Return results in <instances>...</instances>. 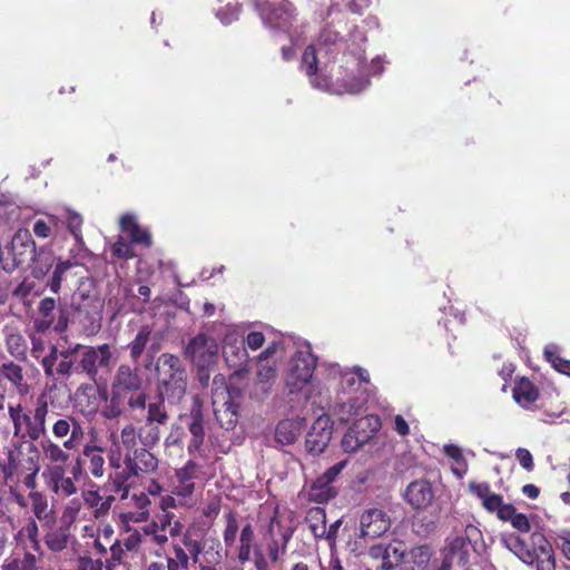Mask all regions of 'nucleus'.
<instances>
[{
  "mask_svg": "<svg viewBox=\"0 0 570 570\" xmlns=\"http://www.w3.org/2000/svg\"><path fill=\"white\" fill-rule=\"evenodd\" d=\"M366 37L357 26L347 27L342 19H333L322 29L317 47L305 48L301 70L313 88L333 95H355L370 85V76L383 72V61L374 58L364 62Z\"/></svg>",
  "mask_w": 570,
  "mask_h": 570,
  "instance_id": "1",
  "label": "nucleus"
},
{
  "mask_svg": "<svg viewBox=\"0 0 570 570\" xmlns=\"http://www.w3.org/2000/svg\"><path fill=\"white\" fill-rule=\"evenodd\" d=\"M322 368L328 384L315 381L306 393V400L321 407H331L342 423L362 415L370 397L368 371L361 366L342 367L337 363H324Z\"/></svg>",
  "mask_w": 570,
  "mask_h": 570,
  "instance_id": "2",
  "label": "nucleus"
},
{
  "mask_svg": "<svg viewBox=\"0 0 570 570\" xmlns=\"http://www.w3.org/2000/svg\"><path fill=\"white\" fill-rule=\"evenodd\" d=\"M324 363L325 362H322L320 364L318 376L314 379L317 357L313 354L309 343H301L289 357L284 373L285 387L288 393L299 394L303 391L307 393L315 381H322L328 384L324 376V370L322 368ZM304 396L306 397V394H304Z\"/></svg>",
  "mask_w": 570,
  "mask_h": 570,
  "instance_id": "3",
  "label": "nucleus"
},
{
  "mask_svg": "<svg viewBox=\"0 0 570 570\" xmlns=\"http://www.w3.org/2000/svg\"><path fill=\"white\" fill-rule=\"evenodd\" d=\"M255 8L266 29L273 36H285L293 46H298L301 36L294 27L295 8L287 0H256Z\"/></svg>",
  "mask_w": 570,
  "mask_h": 570,
  "instance_id": "4",
  "label": "nucleus"
},
{
  "mask_svg": "<svg viewBox=\"0 0 570 570\" xmlns=\"http://www.w3.org/2000/svg\"><path fill=\"white\" fill-rule=\"evenodd\" d=\"M504 547L525 564H535L537 570H554L556 557L549 540L540 532H533L529 540L508 537L502 540Z\"/></svg>",
  "mask_w": 570,
  "mask_h": 570,
  "instance_id": "5",
  "label": "nucleus"
},
{
  "mask_svg": "<svg viewBox=\"0 0 570 570\" xmlns=\"http://www.w3.org/2000/svg\"><path fill=\"white\" fill-rule=\"evenodd\" d=\"M8 412L14 435H21L31 441L41 440L47 435L49 403L45 394L37 397L32 410L26 411L21 404H9Z\"/></svg>",
  "mask_w": 570,
  "mask_h": 570,
  "instance_id": "6",
  "label": "nucleus"
},
{
  "mask_svg": "<svg viewBox=\"0 0 570 570\" xmlns=\"http://www.w3.org/2000/svg\"><path fill=\"white\" fill-rule=\"evenodd\" d=\"M160 394L169 402H179L187 391V371L181 360L170 353H163L156 362Z\"/></svg>",
  "mask_w": 570,
  "mask_h": 570,
  "instance_id": "7",
  "label": "nucleus"
},
{
  "mask_svg": "<svg viewBox=\"0 0 570 570\" xmlns=\"http://www.w3.org/2000/svg\"><path fill=\"white\" fill-rule=\"evenodd\" d=\"M120 234L111 247V255L119 259H130L137 256L135 246L149 248L153 238L149 229L138 223L135 214L127 213L119 218Z\"/></svg>",
  "mask_w": 570,
  "mask_h": 570,
  "instance_id": "8",
  "label": "nucleus"
},
{
  "mask_svg": "<svg viewBox=\"0 0 570 570\" xmlns=\"http://www.w3.org/2000/svg\"><path fill=\"white\" fill-rule=\"evenodd\" d=\"M219 345L215 337L198 333L191 337L184 348V356L198 370V379L203 385H207L209 371L218 358Z\"/></svg>",
  "mask_w": 570,
  "mask_h": 570,
  "instance_id": "9",
  "label": "nucleus"
},
{
  "mask_svg": "<svg viewBox=\"0 0 570 570\" xmlns=\"http://www.w3.org/2000/svg\"><path fill=\"white\" fill-rule=\"evenodd\" d=\"M19 246L29 248L32 254L31 275L37 279L43 278L56 262L53 253L45 246L37 249L36 243L28 230H19L13 236L12 250L14 253V259H18L17 256L22 254L18 252Z\"/></svg>",
  "mask_w": 570,
  "mask_h": 570,
  "instance_id": "10",
  "label": "nucleus"
},
{
  "mask_svg": "<svg viewBox=\"0 0 570 570\" xmlns=\"http://www.w3.org/2000/svg\"><path fill=\"white\" fill-rule=\"evenodd\" d=\"M19 540L24 541L27 550L22 557H16L7 561L3 570H37L39 556L41 554L40 542L38 540V525L36 521L30 520L18 533Z\"/></svg>",
  "mask_w": 570,
  "mask_h": 570,
  "instance_id": "11",
  "label": "nucleus"
},
{
  "mask_svg": "<svg viewBox=\"0 0 570 570\" xmlns=\"http://www.w3.org/2000/svg\"><path fill=\"white\" fill-rule=\"evenodd\" d=\"M112 358V351L109 344L82 346L77 370L86 373L95 382L100 370H106L107 372L110 370Z\"/></svg>",
  "mask_w": 570,
  "mask_h": 570,
  "instance_id": "12",
  "label": "nucleus"
},
{
  "mask_svg": "<svg viewBox=\"0 0 570 570\" xmlns=\"http://www.w3.org/2000/svg\"><path fill=\"white\" fill-rule=\"evenodd\" d=\"M110 446L107 451L108 463L112 469H120L122 461V449L125 452L138 450L139 433L132 423L126 424L120 433L111 432L109 434Z\"/></svg>",
  "mask_w": 570,
  "mask_h": 570,
  "instance_id": "13",
  "label": "nucleus"
},
{
  "mask_svg": "<svg viewBox=\"0 0 570 570\" xmlns=\"http://www.w3.org/2000/svg\"><path fill=\"white\" fill-rule=\"evenodd\" d=\"M121 465L124 470L119 475L128 480L155 472L158 468V459L147 448L141 446L135 451L124 452Z\"/></svg>",
  "mask_w": 570,
  "mask_h": 570,
  "instance_id": "14",
  "label": "nucleus"
},
{
  "mask_svg": "<svg viewBox=\"0 0 570 570\" xmlns=\"http://www.w3.org/2000/svg\"><path fill=\"white\" fill-rule=\"evenodd\" d=\"M479 533L478 529L469 524L465 527L464 534H458L448 538L446 544L442 550V560L453 566L465 564L469 560L470 541Z\"/></svg>",
  "mask_w": 570,
  "mask_h": 570,
  "instance_id": "15",
  "label": "nucleus"
},
{
  "mask_svg": "<svg viewBox=\"0 0 570 570\" xmlns=\"http://www.w3.org/2000/svg\"><path fill=\"white\" fill-rule=\"evenodd\" d=\"M41 475L47 489L58 498H69L78 491L73 478L67 475L66 466L46 464Z\"/></svg>",
  "mask_w": 570,
  "mask_h": 570,
  "instance_id": "16",
  "label": "nucleus"
},
{
  "mask_svg": "<svg viewBox=\"0 0 570 570\" xmlns=\"http://www.w3.org/2000/svg\"><path fill=\"white\" fill-rule=\"evenodd\" d=\"M29 452L32 453V455L23 460L18 459L20 452L18 454L10 453L8 465L4 468V473L7 476H12L14 474L19 475L27 472L23 483L28 489H35L36 475L40 471L37 445L31 443L29 445Z\"/></svg>",
  "mask_w": 570,
  "mask_h": 570,
  "instance_id": "17",
  "label": "nucleus"
},
{
  "mask_svg": "<svg viewBox=\"0 0 570 570\" xmlns=\"http://www.w3.org/2000/svg\"><path fill=\"white\" fill-rule=\"evenodd\" d=\"M333 434V422L327 414L320 415L307 432L305 446L313 455L321 454L328 445Z\"/></svg>",
  "mask_w": 570,
  "mask_h": 570,
  "instance_id": "18",
  "label": "nucleus"
},
{
  "mask_svg": "<svg viewBox=\"0 0 570 570\" xmlns=\"http://www.w3.org/2000/svg\"><path fill=\"white\" fill-rule=\"evenodd\" d=\"M391 519L387 513L379 508H370L360 517V537L376 539L389 531Z\"/></svg>",
  "mask_w": 570,
  "mask_h": 570,
  "instance_id": "19",
  "label": "nucleus"
},
{
  "mask_svg": "<svg viewBox=\"0 0 570 570\" xmlns=\"http://www.w3.org/2000/svg\"><path fill=\"white\" fill-rule=\"evenodd\" d=\"M224 356L227 365L234 368L229 376V385H236L238 382L247 379L250 371V357L245 344L225 348Z\"/></svg>",
  "mask_w": 570,
  "mask_h": 570,
  "instance_id": "20",
  "label": "nucleus"
},
{
  "mask_svg": "<svg viewBox=\"0 0 570 570\" xmlns=\"http://www.w3.org/2000/svg\"><path fill=\"white\" fill-rule=\"evenodd\" d=\"M105 451V446L98 442L97 436H91L82 446L83 466L95 479H101L106 473Z\"/></svg>",
  "mask_w": 570,
  "mask_h": 570,
  "instance_id": "21",
  "label": "nucleus"
},
{
  "mask_svg": "<svg viewBox=\"0 0 570 570\" xmlns=\"http://www.w3.org/2000/svg\"><path fill=\"white\" fill-rule=\"evenodd\" d=\"M142 386V377L138 368H134L127 364H121L112 379L111 391L125 397L129 394L140 391Z\"/></svg>",
  "mask_w": 570,
  "mask_h": 570,
  "instance_id": "22",
  "label": "nucleus"
},
{
  "mask_svg": "<svg viewBox=\"0 0 570 570\" xmlns=\"http://www.w3.org/2000/svg\"><path fill=\"white\" fill-rule=\"evenodd\" d=\"M200 472V465L194 460H188L184 466L177 469L175 476L177 484L173 489V494L180 499L190 498L195 491V480Z\"/></svg>",
  "mask_w": 570,
  "mask_h": 570,
  "instance_id": "23",
  "label": "nucleus"
},
{
  "mask_svg": "<svg viewBox=\"0 0 570 570\" xmlns=\"http://www.w3.org/2000/svg\"><path fill=\"white\" fill-rule=\"evenodd\" d=\"M404 498L413 509H425L432 503L434 492L429 481L415 480L407 485Z\"/></svg>",
  "mask_w": 570,
  "mask_h": 570,
  "instance_id": "24",
  "label": "nucleus"
},
{
  "mask_svg": "<svg viewBox=\"0 0 570 570\" xmlns=\"http://www.w3.org/2000/svg\"><path fill=\"white\" fill-rule=\"evenodd\" d=\"M37 449L38 454L41 453L42 460L46 461L47 464L66 466L70 460L69 450L65 448V441L62 444H59L53 439L46 435L39 440Z\"/></svg>",
  "mask_w": 570,
  "mask_h": 570,
  "instance_id": "25",
  "label": "nucleus"
},
{
  "mask_svg": "<svg viewBox=\"0 0 570 570\" xmlns=\"http://www.w3.org/2000/svg\"><path fill=\"white\" fill-rule=\"evenodd\" d=\"M256 381L249 394L254 399H263L271 391L277 375L275 364L268 362H257Z\"/></svg>",
  "mask_w": 570,
  "mask_h": 570,
  "instance_id": "26",
  "label": "nucleus"
},
{
  "mask_svg": "<svg viewBox=\"0 0 570 570\" xmlns=\"http://www.w3.org/2000/svg\"><path fill=\"white\" fill-rule=\"evenodd\" d=\"M234 389V385H229L227 399L222 404L217 400L213 401L216 420L226 430L233 429L238 421L237 405L232 401Z\"/></svg>",
  "mask_w": 570,
  "mask_h": 570,
  "instance_id": "27",
  "label": "nucleus"
},
{
  "mask_svg": "<svg viewBox=\"0 0 570 570\" xmlns=\"http://www.w3.org/2000/svg\"><path fill=\"white\" fill-rule=\"evenodd\" d=\"M302 429L301 420H283L276 426L275 441L282 446L293 444L301 435Z\"/></svg>",
  "mask_w": 570,
  "mask_h": 570,
  "instance_id": "28",
  "label": "nucleus"
},
{
  "mask_svg": "<svg viewBox=\"0 0 570 570\" xmlns=\"http://www.w3.org/2000/svg\"><path fill=\"white\" fill-rule=\"evenodd\" d=\"M191 439L188 443L187 451L189 454L199 452L205 439V429L203 414L199 409L191 411V421L188 425Z\"/></svg>",
  "mask_w": 570,
  "mask_h": 570,
  "instance_id": "29",
  "label": "nucleus"
},
{
  "mask_svg": "<svg viewBox=\"0 0 570 570\" xmlns=\"http://www.w3.org/2000/svg\"><path fill=\"white\" fill-rule=\"evenodd\" d=\"M71 533L70 527L61 524L56 528H51L45 535V543L47 548L52 552H61L67 549L70 542Z\"/></svg>",
  "mask_w": 570,
  "mask_h": 570,
  "instance_id": "30",
  "label": "nucleus"
},
{
  "mask_svg": "<svg viewBox=\"0 0 570 570\" xmlns=\"http://www.w3.org/2000/svg\"><path fill=\"white\" fill-rule=\"evenodd\" d=\"M538 396V389L525 377H521L513 389L514 401L524 409H529Z\"/></svg>",
  "mask_w": 570,
  "mask_h": 570,
  "instance_id": "31",
  "label": "nucleus"
},
{
  "mask_svg": "<svg viewBox=\"0 0 570 570\" xmlns=\"http://www.w3.org/2000/svg\"><path fill=\"white\" fill-rule=\"evenodd\" d=\"M336 489L325 479L318 476L307 491L308 499L316 503H325L336 495Z\"/></svg>",
  "mask_w": 570,
  "mask_h": 570,
  "instance_id": "32",
  "label": "nucleus"
},
{
  "mask_svg": "<svg viewBox=\"0 0 570 570\" xmlns=\"http://www.w3.org/2000/svg\"><path fill=\"white\" fill-rule=\"evenodd\" d=\"M77 264L66 259V261H58L55 265L53 272L50 276V278L47 282V286L50 288V291L55 294H58L61 289L62 282L67 281V277L71 269L76 267Z\"/></svg>",
  "mask_w": 570,
  "mask_h": 570,
  "instance_id": "33",
  "label": "nucleus"
},
{
  "mask_svg": "<svg viewBox=\"0 0 570 570\" xmlns=\"http://www.w3.org/2000/svg\"><path fill=\"white\" fill-rule=\"evenodd\" d=\"M306 523L315 539H323L326 534V514L320 507L311 508L306 513Z\"/></svg>",
  "mask_w": 570,
  "mask_h": 570,
  "instance_id": "34",
  "label": "nucleus"
},
{
  "mask_svg": "<svg viewBox=\"0 0 570 570\" xmlns=\"http://www.w3.org/2000/svg\"><path fill=\"white\" fill-rule=\"evenodd\" d=\"M56 308V299L51 297L42 298L38 306L41 317L35 321L38 331L45 332L53 322V311Z\"/></svg>",
  "mask_w": 570,
  "mask_h": 570,
  "instance_id": "35",
  "label": "nucleus"
},
{
  "mask_svg": "<svg viewBox=\"0 0 570 570\" xmlns=\"http://www.w3.org/2000/svg\"><path fill=\"white\" fill-rule=\"evenodd\" d=\"M151 330L149 326H142L135 338L128 344V350L132 362H137L142 355L150 340Z\"/></svg>",
  "mask_w": 570,
  "mask_h": 570,
  "instance_id": "36",
  "label": "nucleus"
},
{
  "mask_svg": "<svg viewBox=\"0 0 570 570\" xmlns=\"http://www.w3.org/2000/svg\"><path fill=\"white\" fill-rule=\"evenodd\" d=\"M157 524L161 530L167 531L169 537H178L181 533L183 524L173 511H161L156 517Z\"/></svg>",
  "mask_w": 570,
  "mask_h": 570,
  "instance_id": "37",
  "label": "nucleus"
},
{
  "mask_svg": "<svg viewBox=\"0 0 570 570\" xmlns=\"http://www.w3.org/2000/svg\"><path fill=\"white\" fill-rule=\"evenodd\" d=\"M385 549L384 560L377 567V570H392L405 558V551L401 542L387 544Z\"/></svg>",
  "mask_w": 570,
  "mask_h": 570,
  "instance_id": "38",
  "label": "nucleus"
},
{
  "mask_svg": "<svg viewBox=\"0 0 570 570\" xmlns=\"http://www.w3.org/2000/svg\"><path fill=\"white\" fill-rule=\"evenodd\" d=\"M544 356L553 368L570 376V361L560 356V347L557 344H548L544 347Z\"/></svg>",
  "mask_w": 570,
  "mask_h": 570,
  "instance_id": "39",
  "label": "nucleus"
},
{
  "mask_svg": "<svg viewBox=\"0 0 570 570\" xmlns=\"http://www.w3.org/2000/svg\"><path fill=\"white\" fill-rule=\"evenodd\" d=\"M173 556H166L167 570H188L190 564V557L181 546L174 544Z\"/></svg>",
  "mask_w": 570,
  "mask_h": 570,
  "instance_id": "40",
  "label": "nucleus"
},
{
  "mask_svg": "<svg viewBox=\"0 0 570 570\" xmlns=\"http://www.w3.org/2000/svg\"><path fill=\"white\" fill-rule=\"evenodd\" d=\"M381 426V421L376 415H365L358 419L351 429L357 434H366L367 442L373 438Z\"/></svg>",
  "mask_w": 570,
  "mask_h": 570,
  "instance_id": "41",
  "label": "nucleus"
},
{
  "mask_svg": "<svg viewBox=\"0 0 570 570\" xmlns=\"http://www.w3.org/2000/svg\"><path fill=\"white\" fill-rule=\"evenodd\" d=\"M126 400L127 397L110 391L108 403L101 411L102 416L108 420L119 417L124 413Z\"/></svg>",
  "mask_w": 570,
  "mask_h": 570,
  "instance_id": "42",
  "label": "nucleus"
},
{
  "mask_svg": "<svg viewBox=\"0 0 570 570\" xmlns=\"http://www.w3.org/2000/svg\"><path fill=\"white\" fill-rule=\"evenodd\" d=\"M250 327L249 324H233L229 325L223 338L224 350L233 345H242L245 342L246 331Z\"/></svg>",
  "mask_w": 570,
  "mask_h": 570,
  "instance_id": "43",
  "label": "nucleus"
},
{
  "mask_svg": "<svg viewBox=\"0 0 570 570\" xmlns=\"http://www.w3.org/2000/svg\"><path fill=\"white\" fill-rule=\"evenodd\" d=\"M220 4L215 9L216 17L223 24H229L235 21L239 13L238 0H219Z\"/></svg>",
  "mask_w": 570,
  "mask_h": 570,
  "instance_id": "44",
  "label": "nucleus"
},
{
  "mask_svg": "<svg viewBox=\"0 0 570 570\" xmlns=\"http://www.w3.org/2000/svg\"><path fill=\"white\" fill-rule=\"evenodd\" d=\"M137 430L139 433V442L142 444V448H153L160 440V429L157 424L148 423L146 421L145 424Z\"/></svg>",
  "mask_w": 570,
  "mask_h": 570,
  "instance_id": "45",
  "label": "nucleus"
},
{
  "mask_svg": "<svg viewBox=\"0 0 570 570\" xmlns=\"http://www.w3.org/2000/svg\"><path fill=\"white\" fill-rule=\"evenodd\" d=\"M95 394L96 387L94 384H81L76 391L77 405L83 406V402L86 401V412H95L97 410V403L90 401L91 397L95 399ZM82 412H85V409H82Z\"/></svg>",
  "mask_w": 570,
  "mask_h": 570,
  "instance_id": "46",
  "label": "nucleus"
},
{
  "mask_svg": "<svg viewBox=\"0 0 570 570\" xmlns=\"http://www.w3.org/2000/svg\"><path fill=\"white\" fill-rule=\"evenodd\" d=\"M130 502L138 510L134 514L131 520H134L135 522L147 521V519L149 517V505H150V500H149L148 495L146 493H144V492L134 493L130 497Z\"/></svg>",
  "mask_w": 570,
  "mask_h": 570,
  "instance_id": "47",
  "label": "nucleus"
},
{
  "mask_svg": "<svg viewBox=\"0 0 570 570\" xmlns=\"http://www.w3.org/2000/svg\"><path fill=\"white\" fill-rule=\"evenodd\" d=\"M292 535H293V530L292 529H285L282 532V540H283L282 543H279L275 539H273L268 543V549H267L268 550V557H269L272 562H277L281 559V557L285 554L286 549H287V543L289 542Z\"/></svg>",
  "mask_w": 570,
  "mask_h": 570,
  "instance_id": "48",
  "label": "nucleus"
},
{
  "mask_svg": "<svg viewBox=\"0 0 570 570\" xmlns=\"http://www.w3.org/2000/svg\"><path fill=\"white\" fill-rule=\"evenodd\" d=\"M6 344L9 353L16 358H23L27 352V344L23 336L16 332H10L6 336Z\"/></svg>",
  "mask_w": 570,
  "mask_h": 570,
  "instance_id": "49",
  "label": "nucleus"
},
{
  "mask_svg": "<svg viewBox=\"0 0 570 570\" xmlns=\"http://www.w3.org/2000/svg\"><path fill=\"white\" fill-rule=\"evenodd\" d=\"M223 559L224 554L220 542L216 539H206L204 548L205 563L218 564Z\"/></svg>",
  "mask_w": 570,
  "mask_h": 570,
  "instance_id": "50",
  "label": "nucleus"
},
{
  "mask_svg": "<svg viewBox=\"0 0 570 570\" xmlns=\"http://www.w3.org/2000/svg\"><path fill=\"white\" fill-rule=\"evenodd\" d=\"M254 541V530L250 524H246L240 532V547L238 559L246 562L250 559L252 544Z\"/></svg>",
  "mask_w": 570,
  "mask_h": 570,
  "instance_id": "51",
  "label": "nucleus"
},
{
  "mask_svg": "<svg viewBox=\"0 0 570 570\" xmlns=\"http://www.w3.org/2000/svg\"><path fill=\"white\" fill-rule=\"evenodd\" d=\"M365 443H367V435L357 434L350 428L342 439V449L344 452L352 453Z\"/></svg>",
  "mask_w": 570,
  "mask_h": 570,
  "instance_id": "52",
  "label": "nucleus"
},
{
  "mask_svg": "<svg viewBox=\"0 0 570 570\" xmlns=\"http://www.w3.org/2000/svg\"><path fill=\"white\" fill-rule=\"evenodd\" d=\"M57 227V218L52 215L39 218L33 223L32 232L39 238H48Z\"/></svg>",
  "mask_w": 570,
  "mask_h": 570,
  "instance_id": "53",
  "label": "nucleus"
},
{
  "mask_svg": "<svg viewBox=\"0 0 570 570\" xmlns=\"http://www.w3.org/2000/svg\"><path fill=\"white\" fill-rule=\"evenodd\" d=\"M147 417L146 421L148 423L161 425L165 424L168 420L167 411L164 406L163 401L149 403L147 406Z\"/></svg>",
  "mask_w": 570,
  "mask_h": 570,
  "instance_id": "54",
  "label": "nucleus"
},
{
  "mask_svg": "<svg viewBox=\"0 0 570 570\" xmlns=\"http://www.w3.org/2000/svg\"><path fill=\"white\" fill-rule=\"evenodd\" d=\"M31 509L38 520H47L50 511L48 510V501L45 495L39 492H31L30 495Z\"/></svg>",
  "mask_w": 570,
  "mask_h": 570,
  "instance_id": "55",
  "label": "nucleus"
},
{
  "mask_svg": "<svg viewBox=\"0 0 570 570\" xmlns=\"http://www.w3.org/2000/svg\"><path fill=\"white\" fill-rule=\"evenodd\" d=\"M70 423H72V416L70 415L62 416L56 420L51 428L52 438L57 441L62 442L67 436L69 438V431L70 428H72Z\"/></svg>",
  "mask_w": 570,
  "mask_h": 570,
  "instance_id": "56",
  "label": "nucleus"
},
{
  "mask_svg": "<svg viewBox=\"0 0 570 570\" xmlns=\"http://www.w3.org/2000/svg\"><path fill=\"white\" fill-rule=\"evenodd\" d=\"M72 428L69 431V438L65 440V448L68 450H75L83 438V430L80 422L72 416Z\"/></svg>",
  "mask_w": 570,
  "mask_h": 570,
  "instance_id": "57",
  "label": "nucleus"
},
{
  "mask_svg": "<svg viewBox=\"0 0 570 570\" xmlns=\"http://www.w3.org/2000/svg\"><path fill=\"white\" fill-rule=\"evenodd\" d=\"M1 375L12 383L13 386L20 387L23 381L22 368L13 363L4 364Z\"/></svg>",
  "mask_w": 570,
  "mask_h": 570,
  "instance_id": "58",
  "label": "nucleus"
},
{
  "mask_svg": "<svg viewBox=\"0 0 570 570\" xmlns=\"http://www.w3.org/2000/svg\"><path fill=\"white\" fill-rule=\"evenodd\" d=\"M265 341L266 334L263 331H246L244 344L247 350L257 351L263 347Z\"/></svg>",
  "mask_w": 570,
  "mask_h": 570,
  "instance_id": "59",
  "label": "nucleus"
},
{
  "mask_svg": "<svg viewBox=\"0 0 570 570\" xmlns=\"http://www.w3.org/2000/svg\"><path fill=\"white\" fill-rule=\"evenodd\" d=\"M540 421L546 424H559V423H570V412L561 411H549L544 410L541 413Z\"/></svg>",
  "mask_w": 570,
  "mask_h": 570,
  "instance_id": "60",
  "label": "nucleus"
},
{
  "mask_svg": "<svg viewBox=\"0 0 570 570\" xmlns=\"http://www.w3.org/2000/svg\"><path fill=\"white\" fill-rule=\"evenodd\" d=\"M238 522L234 514L229 513L226 518V528L224 530V542L227 547H232L237 538Z\"/></svg>",
  "mask_w": 570,
  "mask_h": 570,
  "instance_id": "61",
  "label": "nucleus"
},
{
  "mask_svg": "<svg viewBox=\"0 0 570 570\" xmlns=\"http://www.w3.org/2000/svg\"><path fill=\"white\" fill-rule=\"evenodd\" d=\"M81 508V500L72 499L66 505L61 520L63 524L70 527L75 521Z\"/></svg>",
  "mask_w": 570,
  "mask_h": 570,
  "instance_id": "62",
  "label": "nucleus"
},
{
  "mask_svg": "<svg viewBox=\"0 0 570 570\" xmlns=\"http://www.w3.org/2000/svg\"><path fill=\"white\" fill-rule=\"evenodd\" d=\"M284 351L283 338L273 340L268 346L256 357L257 362H268L271 357Z\"/></svg>",
  "mask_w": 570,
  "mask_h": 570,
  "instance_id": "63",
  "label": "nucleus"
},
{
  "mask_svg": "<svg viewBox=\"0 0 570 570\" xmlns=\"http://www.w3.org/2000/svg\"><path fill=\"white\" fill-rule=\"evenodd\" d=\"M557 541L563 557L570 561V530H561L558 533Z\"/></svg>",
  "mask_w": 570,
  "mask_h": 570,
  "instance_id": "64",
  "label": "nucleus"
}]
</instances>
